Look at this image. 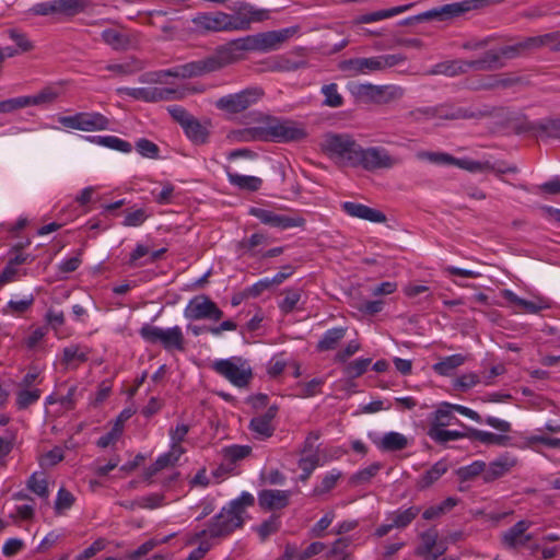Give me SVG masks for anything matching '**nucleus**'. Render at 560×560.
Masks as SVG:
<instances>
[{
	"mask_svg": "<svg viewBox=\"0 0 560 560\" xmlns=\"http://www.w3.org/2000/svg\"><path fill=\"white\" fill-rule=\"evenodd\" d=\"M252 40V35L233 39L228 44L219 47L214 54L203 59L187 62L173 69L152 73L151 75L154 78H151L149 81L161 82L163 77L189 79L218 71L228 65L241 60L245 51L254 50Z\"/></svg>",
	"mask_w": 560,
	"mask_h": 560,
	"instance_id": "obj_1",
	"label": "nucleus"
},
{
	"mask_svg": "<svg viewBox=\"0 0 560 560\" xmlns=\"http://www.w3.org/2000/svg\"><path fill=\"white\" fill-rule=\"evenodd\" d=\"M361 148L347 133H327L322 142L323 152L341 166L358 167Z\"/></svg>",
	"mask_w": 560,
	"mask_h": 560,
	"instance_id": "obj_2",
	"label": "nucleus"
},
{
	"mask_svg": "<svg viewBox=\"0 0 560 560\" xmlns=\"http://www.w3.org/2000/svg\"><path fill=\"white\" fill-rule=\"evenodd\" d=\"M243 523V516L228 505L210 521L208 529H202L196 534V538L201 539L207 534H209L211 538L225 537L236 528L242 527Z\"/></svg>",
	"mask_w": 560,
	"mask_h": 560,
	"instance_id": "obj_3",
	"label": "nucleus"
},
{
	"mask_svg": "<svg viewBox=\"0 0 560 560\" xmlns=\"http://www.w3.org/2000/svg\"><path fill=\"white\" fill-rule=\"evenodd\" d=\"M140 335L148 342H160L165 350L183 351L185 349V339L179 326L162 329L156 326L144 325L140 329Z\"/></svg>",
	"mask_w": 560,
	"mask_h": 560,
	"instance_id": "obj_4",
	"label": "nucleus"
},
{
	"mask_svg": "<svg viewBox=\"0 0 560 560\" xmlns=\"http://www.w3.org/2000/svg\"><path fill=\"white\" fill-rule=\"evenodd\" d=\"M352 94L355 98L365 103L387 104L402 97L404 89L400 86L366 83L355 85L352 89Z\"/></svg>",
	"mask_w": 560,
	"mask_h": 560,
	"instance_id": "obj_5",
	"label": "nucleus"
},
{
	"mask_svg": "<svg viewBox=\"0 0 560 560\" xmlns=\"http://www.w3.org/2000/svg\"><path fill=\"white\" fill-rule=\"evenodd\" d=\"M59 122L66 128L81 131H102L109 128V119L97 112H81L72 116H61Z\"/></svg>",
	"mask_w": 560,
	"mask_h": 560,
	"instance_id": "obj_6",
	"label": "nucleus"
},
{
	"mask_svg": "<svg viewBox=\"0 0 560 560\" xmlns=\"http://www.w3.org/2000/svg\"><path fill=\"white\" fill-rule=\"evenodd\" d=\"M184 316L190 320L209 319L218 322L223 317V312L207 295L194 296L184 310Z\"/></svg>",
	"mask_w": 560,
	"mask_h": 560,
	"instance_id": "obj_7",
	"label": "nucleus"
},
{
	"mask_svg": "<svg viewBox=\"0 0 560 560\" xmlns=\"http://www.w3.org/2000/svg\"><path fill=\"white\" fill-rule=\"evenodd\" d=\"M399 160L392 156L388 151L381 147L361 148L358 166L365 171L373 172L382 168H392Z\"/></svg>",
	"mask_w": 560,
	"mask_h": 560,
	"instance_id": "obj_8",
	"label": "nucleus"
},
{
	"mask_svg": "<svg viewBox=\"0 0 560 560\" xmlns=\"http://www.w3.org/2000/svg\"><path fill=\"white\" fill-rule=\"evenodd\" d=\"M261 93L255 89H246L238 93L220 97L215 102V107L230 114H238L256 103Z\"/></svg>",
	"mask_w": 560,
	"mask_h": 560,
	"instance_id": "obj_9",
	"label": "nucleus"
},
{
	"mask_svg": "<svg viewBox=\"0 0 560 560\" xmlns=\"http://www.w3.org/2000/svg\"><path fill=\"white\" fill-rule=\"evenodd\" d=\"M524 52L526 51L522 40L514 45L502 46L499 49H489L480 56L481 63L485 65L482 67L483 72L502 69L505 66L503 59H513Z\"/></svg>",
	"mask_w": 560,
	"mask_h": 560,
	"instance_id": "obj_10",
	"label": "nucleus"
},
{
	"mask_svg": "<svg viewBox=\"0 0 560 560\" xmlns=\"http://www.w3.org/2000/svg\"><path fill=\"white\" fill-rule=\"evenodd\" d=\"M213 370L240 388L246 387L253 378L250 366H245V364L238 366L234 361L229 359L215 361Z\"/></svg>",
	"mask_w": 560,
	"mask_h": 560,
	"instance_id": "obj_11",
	"label": "nucleus"
},
{
	"mask_svg": "<svg viewBox=\"0 0 560 560\" xmlns=\"http://www.w3.org/2000/svg\"><path fill=\"white\" fill-rule=\"evenodd\" d=\"M232 21L235 19L221 11L201 13L192 20L197 28L207 32L236 31V27H244L242 24H233Z\"/></svg>",
	"mask_w": 560,
	"mask_h": 560,
	"instance_id": "obj_12",
	"label": "nucleus"
},
{
	"mask_svg": "<svg viewBox=\"0 0 560 560\" xmlns=\"http://www.w3.org/2000/svg\"><path fill=\"white\" fill-rule=\"evenodd\" d=\"M485 65L481 59L476 58L471 60L454 59L436 63L428 73L431 75L443 74L446 77H456L465 74L468 71L483 72Z\"/></svg>",
	"mask_w": 560,
	"mask_h": 560,
	"instance_id": "obj_13",
	"label": "nucleus"
},
{
	"mask_svg": "<svg viewBox=\"0 0 560 560\" xmlns=\"http://www.w3.org/2000/svg\"><path fill=\"white\" fill-rule=\"evenodd\" d=\"M306 137L303 128L293 121H281L277 118H269V138L270 141L290 142L299 141Z\"/></svg>",
	"mask_w": 560,
	"mask_h": 560,
	"instance_id": "obj_14",
	"label": "nucleus"
},
{
	"mask_svg": "<svg viewBox=\"0 0 560 560\" xmlns=\"http://www.w3.org/2000/svg\"><path fill=\"white\" fill-rule=\"evenodd\" d=\"M248 213L259 219L261 223L281 230H287L295 226H303L305 224V220L301 217L282 215L273 211L256 207H252Z\"/></svg>",
	"mask_w": 560,
	"mask_h": 560,
	"instance_id": "obj_15",
	"label": "nucleus"
},
{
	"mask_svg": "<svg viewBox=\"0 0 560 560\" xmlns=\"http://www.w3.org/2000/svg\"><path fill=\"white\" fill-rule=\"evenodd\" d=\"M296 30L294 27L269 31L252 35L254 50L270 51L278 49Z\"/></svg>",
	"mask_w": 560,
	"mask_h": 560,
	"instance_id": "obj_16",
	"label": "nucleus"
},
{
	"mask_svg": "<svg viewBox=\"0 0 560 560\" xmlns=\"http://www.w3.org/2000/svg\"><path fill=\"white\" fill-rule=\"evenodd\" d=\"M532 522L518 521L501 536V542L506 549H517L525 546L533 539L530 534H527V529L530 527Z\"/></svg>",
	"mask_w": 560,
	"mask_h": 560,
	"instance_id": "obj_17",
	"label": "nucleus"
},
{
	"mask_svg": "<svg viewBox=\"0 0 560 560\" xmlns=\"http://www.w3.org/2000/svg\"><path fill=\"white\" fill-rule=\"evenodd\" d=\"M341 209L350 217L374 223H384L387 220L385 213L382 211L358 202L346 201L341 203Z\"/></svg>",
	"mask_w": 560,
	"mask_h": 560,
	"instance_id": "obj_18",
	"label": "nucleus"
},
{
	"mask_svg": "<svg viewBox=\"0 0 560 560\" xmlns=\"http://www.w3.org/2000/svg\"><path fill=\"white\" fill-rule=\"evenodd\" d=\"M483 7V0H464L460 2L448 3L439 7L441 22L451 21L464 15L465 13Z\"/></svg>",
	"mask_w": 560,
	"mask_h": 560,
	"instance_id": "obj_19",
	"label": "nucleus"
},
{
	"mask_svg": "<svg viewBox=\"0 0 560 560\" xmlns=\"http://www.w3.org/2000/svg\"><path fill=\"white\" fill-rule=\"evenodd\" d=\"M278 413L276 405L270 406L265 413L254 417L249 422V429L262 439L270 438L275 432L273 419Z\"/></svg>",
	"mask_w": 560,
	"mask_h": 560,
	"instance_id": "obj_20",
	"label": "nucleus"
},
{
	"mask_svg": "<svg viewBox=\"0 0 560 560\" xmlns=\"http://www.w3.org/2000/svg\"><path fill=\"white\" fill-rule=\"evenodd\" d=\"M291 491L289 490H270L266 489L259 492V505L268 511L280 510L289 504Z\"/></svg>",
	"mask_w": 560,
	"mask_h": 560,
	"instance_id": "obj_21",
	"label": "nucleus"
},
{
	"mask_svg": "<svg viewBox=\"0 0 560 560\" xmlns=\"http://www.w3.org/2000/svg\"><path fill=\"white\" fill-rule=\"evenodd\" d=\"M339 69L350 72V75L380 71L377 56L371 58H352L339 63Z\"/></svg>",
	"mask_w": 560,
	"mask_h": 560,
	"instance_id": "obj_22",
	"label": "nucleus"
},
{
	"mask_svg": "<svg viewBox=\"0 0 560 560\" xmlns=\"http://www.w3.org/2000/svg\"><path fill=\"white\" fill-rule=\"evenodd\" d=\"M516 465V459L510 456H501L486 465L482 479L485 482H492L508 474Z\"/></svg>",
	"mask_w": 560,
	"mask_h": 560,
	"instance_id": "obj_23",
	"label": "nucleus"
},
{
	"mask_svg": "<svg viewBox=\"0 0 560 560\" xmlns=\"http://www.w3.org/2000/svg\"><path fill=\"white\" fill-rule=\"evenodd\" d=\"M325 549V545L319 541L312 542L304 550L288 545L281 560H308L313 556L320 553Z\"/></svg>",
	"mask_w": 560,
	"mask_h": 560,
	"instance_id": "obj_24",
	"label": "nucleus"
},
{
	"mask_svg": "<svg viewBox=\"0 0 560 560\" xmlns=\"http://www.w3.org/2000/svg\"><path fill=\"white\" fill-rule=\"evenodd\" d=\"M105 44L114 50H127L132 43L131 36L127 33L119 32L114 28H106L101 34Z\"/></svg>",
	"mask_w": 560,
	"mask_h": 560,
	"instance_id": "obj_25",
	"label": "nucleus"
},
{
	"mask_svg": "<svg viewBox=\"0 0 560 560\" xmlns=\"http://www.w3.org/2000/svg\"><path fill=\"white\" fill-rule=\"evenodd\" d=\"M448 470V465L446 460L441 459L436 462L429 470H427L416 483V487L419 490H424L430 488L434 482H436L446 471Z\"/></svg>",
	"mask_w": 560,
	"mask_h": 560,
	"instance_id": "obj_26",
	"label": "nucleus"
},
{
	"mask_svg": "<svg viewBox=\"0 0 560 560\" xmlns=\"http://www.w3.org/2000/svg\"><path fill=\"white\" fill-rule=\"evenodd\" d=\"M415 5V3H408L404 5L394 7L386 10H380L366 14H362L355 19L357 24H365V23H373L383 19H388L392 16H395L397 14H400L402 12L408 11Z\"/></svg>",
	"mask_w": 560,
	"mask_h": 560,
	"instance_id": "obj_27",
	"label": "nucleus"
},
{
	"mask_svg": "<svg viewBox=\"0 0 560 560\" xmlns=\"http://www.w3.org/2000/svg\"><path fill=\"white\" fill-rule=\"evenodd\" d=\"M265 63L267 65V70L278 72L296 71L307 66V62L304 60L294 61L287 58L285 56L272 57L266 60Z\"/></svg>",
	"mask_w": 560,
	"mask_h": 560,
	"instance_id": "obj_28",
	"label": "nucleus"
},
{
	"mask_svg": "<svg viewBox=\"0 0 560 560\" xmlns=\"http://www.w3.org/2000/svg\"><path fill=\"white\" fill-rule=\"evenodd\" d=\"M377 447L384 452H396L405 450L408 446V439L398 432H388L375 442Z\"/></svg>",
	"mask_w": 560,
	"mask_h": 560,
	"instance_id": "obj_29",
	"label": "nucleus"
},
{
	"mask_svg": "<svg viewBox=\"0 0 560 560\" xmlns=\"http://www.w3.org/2000/svg\"><path fill=\"white\" fill-rule=\"evenodd\" d=\"M187 138L196 144H205L208 141L209 131L195 116L183 127Z\"/></svg>",
	"mask_w": 560,
	"mask_h": 560,
	"instance_id": "obj_30",
	"label": "nucleus"
},
{
	"mask_svg": "<svg viewBox=\"0 0 560 560\" xmlns=\"http://www.w3.org/2000/svg\"><path fill=\"white\" fill-rule=\"evenodd\" d=\"M466 361V357L457 353L443 358L438 363L433 364L432 369L435 373L442 376H450L452 372L458 366L463 365Z\"/></svg>",
	"mask_w": 560,
	"mask_h": 560,
	"instance_id": "obj_31",
	"label": "nucleus"
},
{
	"mask_svg": "<svg viewBox=\"0 0 560 560\" xmlns=\"http://www.w3.org/2000/svg\"><path fill=\"white\" fill-rule=\"evenodd\" d=\"M228 178L232 185L238 187L242 190H247V191H257L260 189V187L262 185V180L259 177L240 175L237 173H232L229 171H228Z\"/></svg>",
	"mask_w": 560,
	"mask_h": 560,
	"instance_id": "obj_32",
	"label": "nucleus"
},
{
	"mask_svg": "<svg viewBox=\"0 0 560 560\" xmlns=\"http://www.w3.org/2000/svg\"><path fill=\"white\" fill-rule=\"evenodd\" d=\"M432 108L434 110V117L443 119H469L476 117L475 113L462 107L440 105Z\"/></svg>",
	"mask_w": 560,
	"mask_h": 560,
	"instance_id": "obj_33",
	"label": "nucleus"
},
{
	"mask_svg": "<svg viewBox=\"0 0 560 560\" xmlns=\"http://www.w3.org/2000/svg\"><path fill=\"white\" fill-rule=\"evenodd\" d=\"M89 5V0H57L58 14L68 18L83 13Z\"/></svg>",
	"mask_w": 560,
	"mask_h": 560,
	"instance_id": "obj_34",
	"label": "nucleus"
},
{
	"mask_svg": "<svg viewBox=\"0 0 560 560\" xmlns=\"http://www.w3.org/2000/svg\"><path fill=\"white\" fill-rule=\"evenodd\" d=\"M347 328L336 327L328 329L317 343L318 351H328L336 348L337 343L345 337Z\"/></svg>",
	"mask_w": 560,
	"mask_h": 560,
	"instance_id": "obj_35",
	"label": "nucleus"
},
{
	"mask_svg": "<svg viewBox=\"0 0 560 560\" xmlns=\"http://www.w3.org/2000/svg\"><path fill=\"white\" fill-rule=\"evenodd\" d=\"M421 512V508L413 505L404 511H396L392 513L390 521L393 522V526L396 528H405L407 527Z\"/></svg>",
	"mask_w": 560,
	"mask_h": 560,
	"instance_id": "obj_36",
	"label": "nucleus"
},
{
	"mask_svg": "<svg viewBox=\"0 0 560 560\" xmlns=\"http://www.w3.org/2000/svg\"><path fill=\"white\" fill-rule=\"evenodd\" d=\"M468 438L477 440L483 444H498L504 445L509 440L506 435L494 434L491 432L481 431L474 428H468Z\"/></svg>",
	"mask_w": 560,
	"mask_h": 560,
	"instance_id": "obj_37",
	"label": "nucleus"
},
{
	"mask_svg": "<svg viewBox=\"0 0 560 560\" xmlns=\"http://www.w3.org/2000/svg\"><path fill=\"white\" fill-rule=\"evenodd\" d=\"M428 435L435 441L436 443L444 444L448 441L458 440L462 438H468V431L460 432V431H452V430H444L436 427H430L428 431Z\"/></svg>",
	"mask_w": 560,
	"mask_h": 560,
	"instance_id": "obj_38",
	"label": "nucleus"
},
{
	"mask_svg": "<svg viewBox=\"0 0 560 560\" xmlns=\"http://www.w3.org/2000/svg\"><path fill=\"white\" fill-rule=\"evenodd\" d=\"M91 140L103 147L125 153H128L132 150V145L129 142L115 136H96L91 138Z\"/></svg>",
	"mask_w": 560,
	"mask_h": 560,
	"instance_id": "obj_39",
	"label": "nucleus"
},
{
	"mask_svg": "<svg viewBox=\"0 0 560 560\" xmlns=\"http://www.w3.org/2000/svg\"><path fill=\"white\" fill-rule=\"evenodd\" d=\"M231 10L234 12V14H230L232 19H235L233 21V24H242L244 27H236V31H247L248 30V10H252V4L245 2V1H237L234 2L231 7Z\"/></svg>",
	"mask_w": 560,
	"mask_h": 560,
	"instance_id": "obj_40",
	"label": "nucleus"
},
{
	"mask_svg": "<svg viewBox=\"0 0 560 560\" xmlns=\"http://www.w3.org/2000/svg\"><path fill=\"white\" fill-rule=\"evenodd\" d=\"M453 406L454 405L448 402L443 404V406L432 415L433 418L430 427L443 429L444 427L450 425L453 420H456L452 412Z\"/></svg>",
	"mask_w": 560,
	"mask_h": 560,
	"instance_id": "obj_41",
	"label": "nucleus"
},
{
	"mask_svg": "<svg viewBox=\"0 0 560 560\" xmlns=\"http://www.w3.org/2000/svg\"><path fill=\"white\" fill-rule=\"evenodd\" d=\"M241 140L243 141H270L269 138V119L265 126L245 128L240 131Z\"/></svg>",
	"mask_w": 560,
	"mask_h": 560,
	"instance_id": "obj_42",
	"label": "nucleus"
},
{
	"mask_svg": "<svg viewBox=\"0 0 560 560\" xmlns=\"http://www.w3.org/2000/svg\"><path fill=\"white\" fill-rule=\"evenodd\" d=\"M252 452V447L248 445H232L223 448L224 462L229 463V466L234 468V464L245 457Z\"/></svg>",
	"mask_w": 560,
	"mask_h": 560,
	"instance_id": "obj_43",
	"label": "nucleus"
},
{
	"mask_svg": "<svg viewBox=\"0 0 560 560\" xmlns=\"http://www.w3.org/2000/svg\"><path fill=\"white\" fill-rule=\"evenodd\" d=\"M438 537V532L433 528L422 533L420 535L421 544L417 547L416 555L427 556L430 552H433L434 548L436 547Z\"/></svg>",
	"mask_w": 560,
	"mask_h": 560,
	"instance_id": "obj_44",
	"label": "nucleus"
},
{
	"mask_svg": "<svg viewBox=\"0 0 560 560\" xmlns=\"http://www.w3.org/2000/svg\"><path fill=\"white\" fill-rule=\"evenodd\" d=\"M532 129L539 135H545L550 138H560V118L536 122Z\"/></svg>",
	"mask_w": 560,
	"mask_h": 560,
	"instance_id": "obj_45",
	"label": "nucleus"
},
{
	"mask_svg": "<svg viewBox=\"0 0 560 560\" xmlns=\"http://www.w3.org/2000/svg\"><path fill=\"white\" fill-rule=\"evenodd\" d=\"M502 295L508 302L520 306L525 313L537 314L541 310L536 303L518 298L511 290H504Z\"/></svg>",
	"mask_w": 560,
	"mask_h": 560,
	"instance_id": "obj_46",
	"label": "nucleus"
},
{
	"mask_svg": "<svg viewBox=\"0 0 560 560\" xmlns=\"http://www.w3.org/2000/svg\"><path fill=\"white\" fill-rule=\"evenodd\" d=\"M27 488L40 498L46 499L49 495L48 482L43 474L34 472L27 480Z\"/></svg>",
	"mask_w": 560,
	"mask_h": 560,
	"instance_id": "obj_47",
	"label": "nucleus"
},
{
	"mask_svg": "<svg viewBox=\"0 0 560 560\" xmlns=\"http://www.w3.org/2000/svg\"><path fill=\"white\" fill-rule=\"evenodd\" d=\"M184 453L185 448L182 445L171 446L167 453L162 454L155 460L158 468L162 470L168 466L175 465Z\"/></svg>",
	"mask_w": 560,
	"mask_h": 560,
	"instance_id": "obj_48",
	"label": "nucleus"
},
{
	"mask_svg": "<svg viewBox=\"0 0 560 560\" xmlns=\"http://www.w3.org/2000/svg\"><path fill=\"white\" fill-rule=\"evenodd\" d=\"M322 93L325 96L323 104L328 107H340L343 104L342 96L338 93L336 83L326 84L322 88Z\"/></svg>",
	"mask_w": 560,
	"mask_h": 560,
	"instance_id": "obj_49",
	"label": "nucleus"
},
{
	"mask_svg": "<svg viewBox=\"0 0 560 560\" xmlns=\"http://www.w3.org/2000/svg\"><path fill=\"white\" fill-rule=\"evenodd\" d=\"M299 467L302 469V474L300 475L301 481H306L316 467L319 466V455L312 454L307 456H302L299 459Z\"/></svg>",
	"mask_w": 560,
	"mask_h": 560,
	"instance_id": "obj_50",
	"label": "nucleus"
},
{
	"mask_svg": "<svg viewBox=\"0 0 560 560\" xmlns=\"http://www.w3.org/2000/svg\"><path fill=\"white\" fill-rule=\"evenodd\" d=\"M58 97V92L52 88H45L38 94L26 96L27 107L43 104H51Z\"/></svg>",
	"mask_w": 560,
	"mask_h": 560,
	"instance_id": "obj_51",
	"label": "nucleus"
},
{
	"mask_svg": "<svg viewBox=\"0 0 560 560\" xmlns=\"http://www.w3.org/2000/svg\"><path fill=\"white\" fill-rule=\"evenodd\" d=\"M118 93H124L135 100L154 102V88H120Z\"/></svg>",
	"mask_w": 560,
	"mask_h": 560,
	"instance_id": "obj_52",
	"label": "nucleus"
},
{
	"mask_svg": "<svg viewBox=\"0 0 560 560\" xmlns=\"http://www.w3.org/2000/svg\"><path fill=\"white\" fill-rule=\"evenodd\" d=\"M184 97H186V90L154 88V102L183 100Z\"/></svg>",
	"mask_w": 560,
	"mask_h": 560,
	"instance_id": "obj_53",
	"label": "nucleus"
},
{
	"mask_svg": "<svg viewBox=\"0 0 560 560\" xmlns=\"http://www.w3.org/2000/svg\"><path fill=\"white\" fill-rule=\"evenodd\" d=\"M284 299L279 303V308L282 313L289 314L296 307V304L301 299V290L288 289L284 291Z\"/></svg>",
	"mask_w": 560,
	"mask_h": 560,
	"instance_id": "obj_54",
	"label": "nucleus"
},
{
	"mask_svg": "<svg viewBox=\"0 0 560 560\" xmlns=\"http://www.w3.org/2000/svg\"><path fill=\"white\" fill-rule=\"evenodd\" d=\"M454 165L458 167L469 171V172H485V171H494V166L490 164V162H478L467 159H456Z\"/></svg>",
	"mask_w": 560,
	"mask_h": 560,
	"instance_id": "obj_55",
	"label": "nucleus"
},
{
	"mask_svg": "<svg viewBox=\"0 0 560 560\" xmlns=\"http://www.w3.org/2000/svg\"><path fill=\"white\" fill-rule=\"evenodd\" d=\"M485 470L486 463L481 460H476L468 466L460 467L457 474L462 480L466 481L479 476L480 474L483 475Z\"/></svg>",
	"mask_w": 560,
	"mask_h": 560,
	"instance_id": "obj_56",
	"label": "nucleus"
},
{
	"mask_svg": "<svg viewBox=\"0 0 560 560\" xmlns=\"http://www.w3.org/2000/svg\"><path fill=\"white\" fill-rule=\"evenodd\" d=\"M341 477V472L340 471H331L329 474H327L323 480L320 481V483L318 486H316L313 490V494L314 495H322V494H325L327 492H329L331 489L335 488L338 479Z\"/></svg>",
	"mask_w": 560,
	"mask_h": 560,
	"instance_id": "obj_57",
	"label": "nucleus"
},
{
	"mask_svg": "<svg viewBox=\"0 0 560 560\" xmlns=\"http://www.w3.org/2000/svg\"><path fill=\"white\" fill-rule=\"evenodd\" d=\"M371 364V359H358L345 368V374L350 378H357L364 374Z\"/></svg>",
	"mask_w": 560,
	"mask_h": 560,
	"instance_id": "obj_58",
	"label": "nucleus"
},
{
	"mask_svg": "<svg viewBox=\"0 0 560 560\" xmlns=\"http://www.w3.org/2000/svg\"><path fill=\"white\" fill-rule=\"evenodd\" d=\"M40 397V390L39 389H22L18 393L16 397V405L19 409H26L31 405L35 404Z\"/></svg>",
	"mask_w": 560,
	"mask_h": 560,
	"instance_id": "obj_59",
	"label": "nucleus"
},
{
	"mask_svg": "<svg viewBox=\"0 0 560 560\" xmlns=\"http://www.w3.org/2000/svg\"><path fill=\"white\" fill-rule=\"evenodd\" d=\"M381 468L382 465L380 463H374L369 467L361 469L357 474H354L351 477V482L354 485L369 482L378 472Z\"/></svg>",
	"mask_w": 560,
	"mask_h": 560,
	"instance_id": "obj_60",
	"label": "nucleus"
},
{
	"mask_svg": "<svg viewBox=\"0 0 560 560\" xmlns=\"http://www.w3.org/2000/svg\"><path fill=\"white\" fill-rule=\"evenodd\" d=\"M136 150L142 156L150 158V159L159 158V152H160L159 147L154 142H152L148 139H144V138L139 139L136 142Z\"/></svg>",
	"mask_w": 560,
	"mask_h": 560,
	"instance_id": "obj_61",
	"label": "nucleus"
},
{
	"mask_svg": "<svg viewBox=\"0 0 560 560\" xmlns=\"http://www.w3.org/2000/svg\"><path fill=\"white\" fill-rule=\"evenodd\" d=\"M30 13L40 16H49L58 14L57 0L39 2L30 9Z\"/></svg>",
	"mask_w": 560,
	"mask_h": 560,
	"instance_id": "obj_62",
	"label": "nucleus"
},
{
	"mask_svg": "<svg viewBox=\"0 0 560 560\" xmlns=\"http://www.w3.org/2000/svg\"><path fill=\"white\" fill-rule=\"evenodd\" d=\"M74 497L71 492L61 488L58 491L57 499L55 502V510L57 513H61L63 510L70 509L74 503Z\"/></svg>",
	"mask_w": 560,
	"mask_h": 560,
	"instance_id": "obj_63",
	"label": "nucleus"
},
{
	"mask_svg": "<svg viewBox=\"0 0 560 560\" xmlns=\"http://www.w3.org/2000/svg\"><path fill=\"white\" fill-rule=\"evenodd\" d=\"M171 117L183 128L194 115H191L188 110H186L183 106L179 105H171L167 108Z\"/></svg>",
	"mask_w": 560,
	"mask_h": 560,
	"instance_id": "obj_64",
	"label": "nucleus"
}]
</instances>
